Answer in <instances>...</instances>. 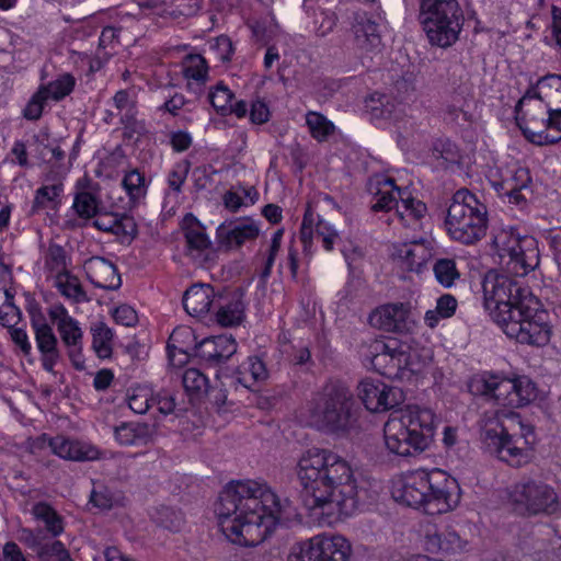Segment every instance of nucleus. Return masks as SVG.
<instances>
[{"instance_id":"f257e3e1","label":"nucleus","mask_w":561,"mask_h":561,"mask_svg":"<svg viewBox=\"0 0 561 561\" xmlns=\"http://www.w3.org/2000/svg\"><path fill=\"white\" fill-rule=\"evenodd\" d=\"M215 512L221 531L232 543L254 547L266 539L275 522L290 518L291 502L282 500L263 482L239 480L220 492Z\"/></svg>"},{"instance_id":"f03ea898","label":"nucleus","mask_w":561,"mask_h":561,"mask_svg":"<svg viewBox=\"0 0 561 561\" xmlns=\"http://www.w3.org/2000/svg\"><path fill=\"white\" fill-rule=\"evenodd\" d=\"M297 476L304 488V504L314 517L351 516L359 505L350 465L328 449L311 448L301 455Z\"/></svg>"},{"instance_id":"7ed1b4c3","label":"nucleus","mask_w":561,"mask_h":561,"mask_svg":"<svg viewBox=\"0 0 561 561\" xmlns=\"http://www.w3.org/2000/svg\"><path fill=\"white\" fill-rule=\"evenodd\" d=\"M484 307L503 332L520 344L543 346L550 340L547 312L539 301L506 275L489 272L482 282Z\"/></svg>"},{"instance_id":"20e7f679","label":"nucleus","mask_w":561,"mask_h":561,"mask_svg":"<svg viewBox=\"0 0 561 561\" xmlns=\"http://www.w3.org/2000/svg\"><path fill=\"white\" fill-rule=\"evenodd\" d=\"M455 480H449L439 469L416 470L408 474L396 489L394 499L407 506L423 507L430 515L443 514L458 503Z\"/></svg>"},{"instance_id":"39448f33","label":"nucleus","mask_w":561,"mask_h":561,"mask_svg":"<svg viewBox=\"0 0 561 561\" xmlns=\"http://www.w3.org/2000/svg\"><path fill=\"white\" fill-rule=\"evenodd\" d=\"M435 426L436 417L431 409L408 405L385 424L386 447L400 457L421 454L430 446Z\"/></svg>"},{"instance_id":"423d86ee","label":"nucleus","mask_w":561,"mask_h":561,"mask_svg":"<svg viewBox=\"0 0 561 561\" xmlns=\"http://www.w3.org/2000/svg\"><path fill=\"white\" fill-rule=\"evenodd\" d=\"M309 423L327 433H345L356 421L352 391L341 381H329L307 402Z\"/></svg>"},{"instance_id":"0eeeda50","label":"nucleus","mask_w":561,"mask_h":561,"mask_svg":"<svg viewBox=\"0 0 561 561\" xmlns=\"http://www.w3.org/2000/svg\"><path fill=\"white\" fill-rule=\"evenodd\" d=\"M445 225L453 240L462 244H473L485 236L486 206L470 191L460 188L453 196Z\"/></svg>"},{"instance_id":"6e6552de","label":"nucleus","mask_w":561,"mask_h":561,"mask_svg":"<svg viewBox=\"0 0 561 561\" xmlns=\"http://www.w3.org/2000/svg\"><path fill=\"white\" fill-rule=\"evenodd\" d=\"M417 20L428 42L446 48L458 41L465 18L457 0H420Z\"/></svg>"},{"instance_id":"1a4fd4ad","label":"nucleus","mask_w":561,"mask_h":561,"mask_svg":"<svg viewBox=\"0 0 561 561\" xmlns=\"http://www.w3.org/2000/svg\"><path fill=\"white\" fill-rule=\"evenodd\" d=\"M510 500L513 510L523 516L552 515L561 507L560 496L554 488L534 479L516 483Z\"/></svg>"},{"instance_id":"9d476101","label":"nucleus","mask_w":561,"mask_h":561,"mask_svg":"<svg viewBox=\"0 0 561 561\" xmlns=\"http://www.w3.org/2000/svg\"><path fill=\"white\" fill-rule=\"evenodd\" d=\"M493 244L501 259H507L508 270L524 276L539 264V251L533 237H520L515 230L502 229L493 238Z\"/></svg>"},{"instance_id":"9b49d317","label":"nucleus","mask_w":561,"mask_h":561,"mask_svg":"<svg viewBox=\"0 0 561 561\" xmlns=\"http://www.w3.org/2000/svg\"><path fill=\"white\" fill-rule=\"evenodd\" d=\"M363 356L377 373L390 379H401L410 366L407 347L393 337L370 341Z\"/></svg>"},{"instance_id":"f8f14e48","label":"nucleus","mask_w":561,"mask_h":561,"mask_svg":"<svg viewBox=\"0 0 561 561\" xmlns=\"http://www.w3.org/2000/svg\"><path fill=\"white\" fill-rule=\"evenodd\" d=\"M534 427L525 423L523 432L518 436H503L496 433V428H483L481 442L483 447L500 460L512 467H520L529 459L528 446L533 443Z\"/></svg>"},{"instance_id":"ddd939ff","label":"nucleus","mask_w":561,"mask_h":561,"mask_svg":"<svg viewBox=\"0 0 561 561\" xmlns=\"http://www.w3.org/2000/svg\"><path fill=\"white\" fill-rule=\"evenodd\" d=\"M31 323L41 353L42 366L46 371L54 373L55 366L61 358L57 337L41 313H32Z\"/></svg>"},{"instance_id":"4468645a","label":"nucleus","mask_w":561,"mask_h":561,"mask_svg":"<svg viewBox=\"0 0 561 561\" xmlns=\"http://www.w3.org/2000/svg\"><path fill=\"white\" fill-rule=\"evenodd\" d=\"M259 233L257 224L249 218L225 221L216 230L218 244L227 250L239 249L248 241L255 240Z\"/></svg>"},{"instance_id":"2eb2a0df","label":"nucleus","mask_w":561,"mask_h":561,"mask_svg":"<svg viewBox=\"0 0 561 561\" xmlns=\"http://www.w3.org/2000/svg\"><path fill=\"white\" fill-rule=\"evenodd\" d=\"M237 352V343L231 335L204 339L195 347V355L209 366L227 362Z\"/></svg>"},{"instance_id":"dca6fc26","label":"nucleus","mask_w":561,"mask_h":561,"mask_svg":"<svg viewBox=\"0 0 561 561\" xmlns=\"http://www.w3.org/2000/svg\"><path fill=\"white\" fill-rule=\"evenodd\" d=\"M351 32L355 46L364 51H371L381 44L378 23L365 11H356L352 15Z\"/></svg>"},{"instance_id":"f3484780","label":"nucleus","mask_w":561,"mask_h":561,"mask_svg":"<svg viewBox=\"0 0 561 561\" xmlns=\"http://www.w3.org/2000/svg\"><path fill=\"white\" fill-rule=\"evenodd\" d=\"M39 440L42 446L47 445L53 454L66 460L88 461L98 458L95 448L64 436L49 437L43 435Z\"/></svg>"},{"instance_id":"a211bd4d","label":"nucleus","mask_w":561,"mask_h":561,"mask_svg":"<svg viewBox=\"0 0 561 561\" xmlns=\"http://www.w3.org/2000/svg\"><path fill=\"white\" fill-rule=\"evenodd\" d=\"M83 268L88 279L99 288L106 290L118 289L122 285L116 266L101 256H92L84 261Z\"/></svg>"},{"instance_id":"6ab92c4d","label":"nucleus","mask_w":561,"mask_h":561,"mask_svg":"<svg viewBox=\"0 0 561 561\" xmlns=\"http://www.w3.org/2000/svg\"><path fill=\"white\" fill-rule=\"evenodd\" d=\"M410 307L407 304H389L369 314V323L387 332H401L407 329Z\"/></svg>"},{"instance_id":"aec40b11","label":"nucleus","mask_w":561,"mask_h":561,"mask_svg":"<svg viewBox=\"0 0 561 561\" xmlns=\"http://www.w3.org/2000/svg\"><path fill=\"white\" fill-rule=\"evenodd\" d=\"M314 545L316 561H347L352 554L351 543L340 535H317Z\"/></svg>"},{"instance_id":"412c9836","label":"nucleus","mask_w":561,"mask_h":561,"mask_svg":"<svg viewBox=\"0 0 561 561\" xmlns=\"http://www.w3.org/2000/svg\"><path fill=\"white\" fill-rule=\"evenodd\" d=\"M182 229L186 240V251L194 260H201L203 253L211 245L205 227L192 214H186L182 221Z\"/></svg>"},{"instance_id":"4be33fe9","label":"nucleus","mask_w":561,"mask_h":561,"mask_svg":"<svg viewBox=\"0 0 561 561\" xmlns=\"http://www.w3.org/2000/svg\"><path fill=\"white\" fill-rule=\"evenodd\" d=\"M214 304H217L216 293L214 287L208 284H195L183 295L184 309L193 317L208 313Z\"/></svg>"},{"instance_id":"5701e85b","label":"nucleus","mask_w":561,"mask_h":561,"mask_svg":"<svg viewBox=\"0 0 561 561\" xmlns=\"http://www.w3.org/2000/svg\"><path fill=\"white\" fill-rule=\"evenodd\" d=\"M371 193L376 197L371 209L374 211H388L398 204V198L402 201L404 193L394 184V180L386 176H376L371 180Z\"/></svg>"},{"instance_id":"b1692460","label":"nucleus","mask_w":561,"mask_h":561,"mask_svg":"<svg viewBox=\"0 0 561 561\" xmlns=\"http://www.w3.org/2000/svg\"><path fill=\"white\" fill-rule=\"evenodd\" d=\"M424 545L431 553L453 554L462 551L466 542L455 530L445 529L443 531H427Z\"/></svg>"},{"instance_id":"393cba45","label":"nucleus","mask_w":561,"mask_h":561,"mask_svg":"<svg viewBox=\"0 0 561 561\" xmlns=\"http://www.w3.org/2000/svg\"><path fill=\"white\" fill-rule=\"evenodd\" d=\"M31 514L43 525V530L51 538L59 537L65 531V518L47 502L33 504Z\"/></svg>"},{"instance_id":"a878e982","label":"nucleus","mask_w":561,"mask_h":561,"mask_svg":"<svg viewBox=\"0 0 561 561\" xmlns=\"http://www.w3.org/2000/svg\"><path fill=\"white\" fill-rule=\"evenodd\" d=\"M514 381L510 378H500L499 376H488L481 379V393L493 398L499 404L510 405L513 400Z\"/></svg>"},{"instance_id":"bb28decb","label":"nucleus","mask_w":561,"mask_h":561,"mask_svg":"<svg viewBox=\"0 0 561 561\" xmlns=\"http://www.w3.org/2000/svg\"><path fill=\"white\" fill-rule=\"evenodd\" d=\"M398 252L402 266L411 272H420L431 255L425 244L419 241L402 244Z\"/></svg>"},{"instance_id":"cd10ccee","label":"nucleus","mask_w":561,"mask_h":561,"mask_svg":"<svg viewBox=\"0 0 561 561\" xmlns=\"http://www.w3.org/2000/svg\"><path fill=\"white\" fill-rule=\"evenodd\" d=\"M218 310L216 312V321L221 327H233L241 323L244 317V306L239 298L221 301V297L217 301Z\"/></svg>"},{"instance_id":"c85d7f7f","label":"nucleus","mask_w":561,"mask_h":561,"mask_svg":"<svg viewBox=\"0 0 561 561\" xmlns=\"http://www.w3.org/2000/svg\"><path fill=\"white\" fill-rule=\"evenodd\" d=\"M357 390L358 398L367 410L371 412H380L381 396L382 391H385V383L365 379L359 382Z\"/></svg>"},{"instance_id":"c756f323","label":"nucleus","mask_w":561,"mask_h":561,"mask_svg":"<svg viewBox=\"0 0 561 561\" xmlns=\"http://www.w3.org/2000/svg\"><path fill=\"white\" fill-rule=\"evenodd\" d=\"M267 376V369L263 360L253 356L249 357L247 363L242 365L237 380L243 387L251 389L252 385L249 382V379H252L254 382H259L265 380Z\"/></svg>"},{"instance_id":"7c9ffc66","label":"nucleus","mask_w":561,"mask_h":561,"mask_svg":"<svg viewBox=\"0 0 561 561\" xmlns=\"http://www.w3.org/2000/svg\"><path fill=\"white\" fill-rule=\"evenodd\" d=\"M191 336H193V332L187 328L176 329L171 333L167 346L168 358L171 365L180 366L185 363L187 350L181 345V339H188Z\"/></svg>"},{"instance_id":"2f4dec72","label":"nucleus","mask_w":561,"mask_h":561,"mask_svg":"<svg viewBox=\"0 0 561 561\" xmlns=\"http://www.w3.org/2000/svg\"><path fill=\"white\" fill-rule=\"evenodd\" d=\"M306 124L311 136L320 142L328 140L335 131L334 124L318 112H308L306 114Z\"/></svg>"},{"instance_id":"473e14b6","label":"nucleus","mask_w":561,"mask_h":561,"mask_svg":"<svg viewBox=\"0 0 561 561\" xmlns=\"http://www.w3.org/2000/svg\"><path fill=\"white\" fill-rule=\"evenodd\" d=\"M457 309V300L450 294H444L437 299L436 308L427 310L425 313V323L430 328L436 327L439 319H447L455 314Z\"/></svg>"},{"instance_id":"72a5a7b5","label":"nucleus","mask_w":561,"mask_h":561,"mask_svg":"<svg viewBox=\"0 0 561 561\" xmlns=\"http://www.w3.org/2000/svg\"><path fill=\"white\" fill-rule=\"evenodd\" d=\"M55 285L65 297L81 302L88 300L85 291L83 290L78 277L69 272L56 275Z\"/></svg>"},{"instance_id":"f704fd0d","label":"nucleus","mask_w":561,"mask_h":561,"mask_svg":"<svg viewBox=\"0 0 561 561\" xmlns=\"http://www.w3.org/2000/svg\"><path fill=\"white\" fill-rule=\"evenodd\" d=\"M62 192V184L43 185L35 192L32 210L38 211L45 208L55 209L60 203L59 196Z\"/></svg>"},{"instance_id":"c9c22d12","label":"nucleus","mask_w":561,"mask_h":561,"mask_svg":"<svg viewBox=\"0 0 561 561\" xmlns=\"http://www.w3.org/2000/svg\"><path fill=\"white\" fill-rule=\"evenodd\" d=\"M92 347L100 358H107L112 354L111 341L113 333L104 322L95 323L92 329Z\"/></svg>"},{"instance_id":"e433bc0d","label":"nucleus","mask_w":561,"mask_h":561,"mask_svg":"<svg viewBox=\"0 0 561 561\" xmlns=\"http://www.w3.org/2000/svg\"><path fill=\"white\" fill-rule=\"evenodd\" d=\"M513 381L515 387L510 405L522 407L536 399V386L529 378L523 376L514 378Z\"/></svg>"},{"instance_id":"4c0bfd02","label":"nucleus","mask_w":561,"mask_h":561,"mask_svg":"<svg viewBox=\"0 0 561 561\" xmlns=\"http://www.w3.org/2000/svg\"><path fill=\"white\" fill-rule=\"evenodd\" d=\"M69 257L66 250L56 243H50L45 254V267L60 275L61 273L68 272Z\"/></svg>"},{"instance_id":"58836bf2","label":"nucleus","mask_w":561,"mask_h":561,"mask_svg":"<svg viewBox=\"0 0 561 561\" xmlns=\"http://www.w3.org/2000/svg\"><path fill=\"white\" fill-rule=\"evenodd\" d=\"M122 185L130 201L134 202L142 198L147 193L145 176L137 169H133L125 174Z\"/></svg>"},{"instance_id":"ea45409f","label":"nucleus","mask_w":561,"mask_h":561,"mask_svg":"<svg viewBox=\"0 0 561 561\" xmlns=\"http://www.w3.org/2000/svg\"><path fill=\"white\" fill-rule=\"evenodd\" d=\"M73 87L75 78L69 73H65L47 85L41 87L39 90H45L47 100L59 101L67 96L73 90Z\"/></svg>"},{"instance_id":"a19ab883","label":"nucleus","mask_w":561,"mask_h":561,"mask_svg":"<svg viewBox=\"0 0 561 561\" xmlns=\"http://www.w3.org/2000/svg\"><path fill=\"white\" fill-rule=\"evenodd\" d=\"M373 119H388L396 111V104L383 94H373L367 103Z\"/></svg>"},{"instance_id":"79ce46f5","label":"nucleus","mask_w":561,"mask_h":561,"mask_svg":"<svg viewBox=\"0 0 561 561\" xmlns=\"http://www.w3.org/2000/svg\"><path fill=\"white\" fill-rule=\"evenodd\" d=\"M152 401V390L146 386L134 388L127 397L128 407L137 414H145Z\"/></svg>"},{"instance_id":"37998d69","label":"nucleus","mask_w":561,"mask_h":561,"mask_svg":"<svg viewBox=\"0 0 561 561\" xmlns=\"http://www.w3.org/2000/svg\"><path fill=\"white\" fill-rule=\"evenodd\" d=\"M434 273L437 282L444 287H451L460 274L456 263L451 259H440L434 265Z\"/></svg>"},{"instance_id":"c03bdc74","label":"nucleus","mask_w":561,"mask_h":561,"mask_svg":"<svg viewBox=\"0 0 561 561\" xmlns=\"http://www.w3.org/2000/svg\"><path fill=\"white\" fill-rule=\"evenodd\" d=\"M208 67L206 60L201 55H188L183 62V75L187 79L205 81Z\"/></svg>"},{"instance_id":"a18cd8bd","label":"nucleus","mask_w":561,"mask_h":561,"mask_svg":"<svg viewBox=\"0 0 561 561\" xmlns=\"http://www.w3.org/2000/svg\"><path fill=\"white\" fill-rule=\"evenodd\" d=\"M153 518L160 526L171 531L180 530L183 525V516L181 512L169 506L158 507L154 512Z\"/></svg>"},{"instance_id":"49530a36","label":"nucleus","mask_w":561,"mask_h":561,"mask_svg":"<svg viewBox=\"0 0 561 561\" xmlns=\"http://www.w3.org/2000/svg\"><path fill=\"white\" fill-rule=\"evenodd\" d=\"M232 99L233 93L228 89L227 85L221 82L218 83L208 93V100L210 104L218 113L222 115L228 114Z\"/></svg>"},{"instance_id":"de8ad7c7","label":"nucleus","mask_w":561,"mask_h":561,"mask_svg":"<svg viewBox=\"0 0 561 561\" xmlns=\"http://www.w3.org/2000/svg\"><path fill=\"white\" fill-rule=\"evenodd\" d=\"M73 208L79 217L93 218L98 214V199L90 192H80L75 197Z\"/></svg>"},{"instance_id":"09e8293b","label":"nucleus","mask_w":561,"mask_h":561,"mask_svg":"<svg viewBox=\"0 0 561 561\" xmlns=\"http://www.w3.org/2000/svg\"><path fill=\"white\" fill-rule=\"evenodd\" d=\"M337 18L331 10L318 9L313 12V27L318 36L324 37L336 25Z\"/></svg>"},{"instance_id":"8fccbe9b","label":"nucleus","mask_w":561,"mask_h":561,"mask_svg":"<svg viewBox=\"0 0 561 561\" xmlns=\"http://www.w3.org/2000/svg\"><path fill=\"white\" fill-rule=\"evenodd\" d=\"M57 330L66 346L81 344L82 331L79 323L73 318L64 323H57Z\"/></svg>"},{"instance_id":"3c124183","label":"nucleus","mask_w":561,"mask_h":561,"mask_svg":"<svg viewBox=\"0 0 561 561\" xmlns=\"http://www.w3.org/2000/svg\"><path fill=\"white\" fill-rule=\"evenodd\" d=\"M183 387L187 392H201L207 389L208 379L196 368H187L182 376Z\"/></svg>"},{"instance_id":"603ef678","label":"nucleus","mask_w":561,"mask_h":561,"mask_svg":"<svg viewBox=\"0 0 561 561\" xmlns=\"http://www.w3.org/2000/svg\"><path fill=\"white\" fill-rule=\"evenodd\" d=\"M314 537L295 543L287 556V561H316L314 556Z\"/></svg>"},{"instance_id":"864d4df0","label":"nucleus","mask_w":561,"mask_h":561,"mask_svg":"<svg viewBox=\"0 0 561 561\" xmlns=\"http://www.w3.org/2000/svg\"><path fill=\"white\" fill-rule=\"evenodd\" d=\"M525 422L518 413L510 412L504 415V421L496 426V433L503 436H518L523 432Z\"/></svg>"},{"instance_id":"5fc2aeb1","label":"nucleus","mask_w":561,"mask_h":561,"mask_svg":"<svg viewBox=\"0 0 561 561\" xmlns=\"http://www.w3.org/2000/svg\"><path fill=\"white\" fill-rule=\"evenodd\" d=\"M401 202L404 211L399 209L396 211V216H398L400 220H405L404 213H407V216L412 217L414 220H419L424 216L426 211V205L421 201H416L410 197H402Z\"/></svg>"},{"instance_id":"6e6d98bb","label":"nucleus","mask_w":561,"mask_h":561,"mask_svg":"<svg viewBox=\"0 0 561 561\" xmlns=\"http://www.w3.org/2000/svg\"><path fill=\"white\" fill-rule=\"evenodd\" d=\"M45 90H39L31 98L26 104L23 115L26 119L36 121L42 116L44 105L47 101Z\"/></svg>"},{"instance_id":"4d7b16f0","label":"nucleus","mask_w":561,"mask_h":561,"mask_svg":"<svg viewBox=\"0 0 561 561\" xmlns=\"http://www.w3.org/2000/svg\"><path fill=\"white\" fill-rule=\"evenodd\" d=\"M116 501L115 494L106 486L101 485L91 492L90 502L101 510H111Z\"/></svg>"},{"instance_id":"13d9d810","label":"nucleus","mask_w":561,"mask_h":561,"mask_svg":"<svg viewBox=\"0 0 561 561\" xmlns=\"http://www.w3.org/2000/svg\"><path fill=\"white\" fill-rule=\"evenodd\" d=\"M316 234L321 239L322 245L327 251H331L334 242L339 239L336 230L322 219H318L316 224Z\"/></svg>"},{"instance_id":"bf43d9fd","label":"nucleus","mask_w":561,"mask_h":561,"mask_svg":"<svg viewBox=\"0 0 561 561\" xmlns=\"http://www.w3.org/2000/svg\"><path fill=\"white\" fill-rule=\"evenodd\" d=\"M36 554L42 559H46L51 556H57L59 560H69L70 556L61 541H45V539H43L42 545Z\"/></svg>"},{"instance_id":"052dcab7","label":"nucleus","mask_w":561,"mask_h":561,"mask_svg":"<svg viewBox=\"0 0 561 561\" xmlns=\"http://www.w3.org/2000/svg\"><path fill=\"white\" fill-rule=\"evenodd\" d=\"M190 171V162L182 161L173 167V169L169 172L168 175V184L169 186L180 193L182 185L187 176Z\"/></svg>"},{"instance_id":"680f3d73","label":"nucleus","mask_w":561,"mask_h":561,"mask_svg":"<svg viewBox=\"0 0 561 561\" xmlns=\"http://www.w3.org/2000/svg\"><path fill=\"white\" fill-rule=\"evenodd\" d=\"M537 87L541 90V94H545L543 98H550L552 94L561 96V76L547 75L538 80Z\"/></svg>"},{"instance_id":"e2e57ef3","label":"nucleus","mask_w":561,"mask_h":561,"mask_svg":"<svg viewBox=\"0 0 561 561\" xmlns=\"http://www.w3.org/2000/svg\"><path fill=\"white\" fill-rule=\"evenodd\" d=\"M139 437L138 427L134 424L123 423L115 428V438L122 445H134Z\"/></svg>"},{"instance_id":"0e129e2a","label":"nucleus","mask_w":561,"mask_h":561,"mask_svg":"<svg viewBox=\"0 0 561 561\" xmlns=\"http://www.w3.org/2000/svg\"><path fill=\"white\" fill-rule=\"evenodd\" d=\"M403 401V392L397 387L385 385V391L381 396L380 411H386L398 407Z\"/></svg>"},{"instance_id":"69168bd1","label":"nucleus","mask_w":561,"mask_h":561,"mask_svg":"<svg viewBox=\"0 0 561 561\" xmlns=\"http://www.w3.org/2000/svg\"><path fill=\"white\" fill-rule=\"evenodd\" d=\"M530 181L531 180L528 170L518 168L515 170L512 178L504 180L502 183H500V186L502 188L517 187L528 190Z\"/></svg>"},{"instance_id":"338daca9","label":"nucleus","mask_w":561,"mask_h":561,"mask_svg":"<svg viewBox=\"0 0 561 561\" xmlns=\"http://www.w3.org/2000/svg\"><path fill=\"white\" fill-rule=\"evenodd\" d=\"M313 224H314V215L310 207L307 208L301 228H300V240L304 244L305 251L311 247L312 236H313Z\"/></svg>"},{"instance_id":"774afa93","label":"nucleus","mask_w":561,"mask_h":561,"mask_svg":"<svg viewBox=\"0 0 561 561\" xmlns=\"http://www.w3.org/2000/svg\"><path fill=\"white\" fill-rule=\"evenodd\" d=\"M22 312L15 305L3 304L0 307V323L7 328H13L21 320Z\"/></svg>"}]
</instances>
